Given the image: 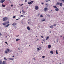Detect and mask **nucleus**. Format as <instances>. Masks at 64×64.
<instances>
[{"instance_id": "obj_1", "label": "nucleus", "mask_w": 64, "mask_h": 64, "mask_svg": "<svg viewBox=\"0 0 64 64\" xmlns=\"http://www.w3.org/2000/svg\"><path fill=\"white\" fill-rule=\"evenodd\" d=\"M9 22H4L2 24V25H3L4 26H5L6 25H8V24H9Z\"/></svg>"}, {"instance_id": "obj_2", "label": "nucleus", "mask_w": 64, "mask_h": 64, "mask_svg": "<svg viewBox=\"0 0 64 64\" xmlns=\"http://www.w3.org/2000/svg\"><path fill=\"white\" fill-rule=\"evenodd\" d=\"M9 51H10V49L8 48L6 50L5 53L6 54H7L8 53H9Z\"/></svg>"}, {"instance_id": "obj_3", "label": "nucleus", "mask_w": 64, "mask_h": 64, "mask_svg": "<svg viewBox=\"0 0 64 64\" xmlns=\"http://www.w3.org/2000/svg\"><path fill=\"white\" fill-rule=\"evenodd\" d=\"M8 20V18H4L3 19V21H6Z\"/></svg>"}, {"instance_id": "obj_4", "label": "nucleus", "mask_w": 64, "mask_h": 64, "mask_svg": "<svg viewBox=\"0 0 64 64\" xmlns=\"http://www.w3.org/2000/svg\"><path fill=\"white\" fill-rule=\"evenodd\" d=\"M35 9L36 10H38V9H39V7H38V6H36L35 7Z\"/></svg>"}, {"instance_id": "obj_5", "label": "nucleus", "mask_w": 64, "mask_h": 64, "mask_svg": "<svg viewBox=\"0 0 64 64\" xmlns=\"http://www.w3.org/2000/svg\"><path fill=\"white\" fill-rule=\"evenodd\" d=\"M5 2V0H2L0 1V2L1 3H3Z\"/></svg>"}, {"instance_id": "obj_6", "label": "nucleus", "mask_w": 64, "mask_h": 64, "mask_svg": "<svg viewBox=\"0 0 64 64\" xmlns=\"http://www.w3.org/2000/svg\"><path fill=\"white\" fill-rule=\"evenodd\" d=\"M48 10V8H44V11H45V12H46L47 11V10Z\"/></svg>"}, {"instance_id": "obj_7", "label": "nucleus", "mask_w": 64, "mask_h": 64, "mask_svg": "<svg viewBox=\"0 0 64 64\" xmlns=\"http://www.w3.org/2000/svg\"><path fill=\"white\" fill-rule=\"evenodd\" d=\"M3 64H7V62H6V61H4L3 62Z\"/></svg>"}, {"instance_id": "obj_8", "label": "nucleus", "mask_w": 64, "mask_h": 64, "mask_svg": "<svg viewBox=\"0 0 64 64\" xmlns=\"http://www.w3.org/2000/svg\"><path fill=\"white\" fill-rule=\"evenodd\" d=\"M27 28V29L28 30H31L30 28V27H29V26H28Z\"/></svg>"}, {"instance_id": "obj_9", "label": "nucleus", "mask_w": 64, "mask_h": 64, "mask_svg": "<svg viewBox=\"0 0 64 64\" xmlns=\"http://www.w3.org/2000/svg\"><path fill=\"white\" fill-rule=\"evenodd\" d=\"M28 24H30V23H31L32 22H31V21L30 20H28Z\"/></svg>"}, {"instance_id": "obj_10", "label": "nucleus", "mask_w": 64, "mask_h": 64, "mask_svg": "<svg viewBox=\"0 0 64 64\" xmlns=\"http://www.w3.org/2000/svg\"><path fill=\"white\" fill-rule=\"evenodd\" d=\"M0 64H3V61L0 60Z\"/></svg>"}, {"instance_id": "obj_11", "label": "nucleus", "mask_w": 64, "mask_h": 64, "mask_svg": "<svg viewBox=\"0 0 64 64\" xmlns=\"http://www.w3.org/2000/svg\"><path fill=\"white\" fill-rule=\"evenodd\" d=\"M16 25V23H14L12 24V26H15V25Z\"/></svg>"}, {"instance_id": "obj_12", "label": "nucleus", "mask_w": 64, "mask_h": 64, "mask_svg": "<svg viewBox=\"0 0 64 64\" xmlns=\"http://www.w3.org/2000/svg\"><path fill=\"white\" fill-rule=\"evenodd\" d=\"M53 27H54V26L52 25L50 26V28H53Z\"/></svg>"}, {"instance_id": "obj_13", "label": "nucleus", "mask_w": 64, "mask_h": 64, "mask_svg": "<svg viewBox=\"0 0 64 64\" xmlns=\"http://www.w3.org/2000/svg\"><path fill=\"white\" fill-rule=\"evenodd\" d=\"M13 59H14L12 58H9V60H12V61L13 60Z\"/></svg>"}, {"instance_id": "obj_14", "label": "nucleus", "mask_w": 64, "mask_h": 64, "mask_svg": "<svg viewBox=\"0 0 64 64\" xmlns=\"http://www.w3.org/2000/svg\"><path fill=\"white\" fill-rule=\"evenodd\" d=\"M55 10L56 11H59V8H57L55 9Z\"/></svg>"}, {"instance_id": "obj_15", "label": "nucleus", "mask_w": 64, "mask_h": 64, "mask_svg": "<svg viewBox=\"0 0 64 64\" xmlns=\"http://www.w3.org/2000/svg\"><path fill=\"white\" fill-rule=\"evenodd\" d=\"M42 21V22H45V19H43Z\"/></svg>"}, {"instance_id": "obj_16", "label": "nucleus", "mask_w": 64, "mask_h": 64, "mask_svg": "<svg viewBox=\"0 0 64 64\" xmlns=\"http://www.w3.org/2000/svg\"><path fill=\"white\" fill-rule=\"evenodd\" d=\"M48 48L50 49V48H51V46L50 45H49L48 46Z\"/></svg>"}, {"instance_id": "obj_17", "label": "nucleus", "mask_w": 64, "mask_h": 64, "mask_svg": "<svg viewBox=\"0 0 64 64\" xmlns=\"http://www.w3.org/2000/svg\"><path fill=\"white\" fill-rule=\"evenodd\" d=\"M50 53L51 54H53L54 53H53V51H52L50 52Z\"/></svg>"}, {"instance_id": "obj_18", "label": "nucleus", "mask_w": 64, "mask_h": 64, "mask_svg": "<svg viewBox=\"0 0 64 64\" xmlns=\"http://www.w3.org/2000/svg\"><path fill=\"white\" fill-rule=\"evenodd\" d=\"M49 36L47 37L46 38V40H48L49 39Z\"/></svg>"}, {"instance_id": "obj_19", "label": "nucleus", "mask_w": 64, "mask_h": 64, "mask_svg": "<svg viewBox=\"0 0 64 64\" xmlns=\"http://www.w3.org/2000/svg\"><path fill=\"white\" fill-rule=\"evenodd\" d=\"M28 4H29V5H31V4H32V2H28Z\"/></svg>"}, {"instance_id": "obj_20", "label": "nucleus", "mask_w": 64, "mask_h": 64, "mask_svg": "<svg viewBox=\"0 0 64 64\" xmlns=\"http://www.w3.org/2000/svg\"><path fill=\"white\" fill-rule=\"evenodd\" d=\"M10 25V24H8L6 26V27H8Z\"/></svg>"}, {"instance_id": "obj_21", "label": "nucleus", "mask_w": 64, "mask_h": 64, "mask_svg": "<svg viewBox=\"0 0 64 64\" xmlns=\"http://www.w3.org/2000/svg\"><path fill=\"white\" fill-rule=\"evenodd\" d=\"M56 54H59V53L58 52V50H56Z\"/></svg>"}, {"instance_id": "obj_22", "label": "nucleus", "mask_w": 64, "mask_h": 64, "mask_svg": "<svg viewBox=\"0 0 64 64\" xmlns=\"http://www.w3.org/2000/svg\"><path fill=\"white\" fill-rule=\"evenodd\" d=\"M20 39H16V41H20Z\"/></svg>"}, {"instance_id": "obj_23", "label": "nucleus", "mask_w": 64, "mask_h": 64, "mask_svg": "<svg viewBox=\"0 0 64 64\" xmlns=\"http://www.w3.org/2000/svg\"><path fill=\"white\" fill-rule=\"evenodd\" d=\"M60 6H62L63 4H62V3H60Z\"/></svg>"}, {"instance_id": "obj_24", "label": "nucleus", "mask_w": 64, "mask_h": 64, "mask_svg": "<svg viewBox=\"0 0 64 64\" xmlns=\"http://www.w3.org/2000/svg\"><path fill=\"white\" fill-rule=\"evenodd\" d=\"M22 12H23V13H22V14H24L25 13V12L24 11V10H22Z\"/></svg>"}, {"instance_id": "obj_25", "label": "nucleus", "mask_w": 64, "mask_h": 64, "mask_svg": "<svg viewBox=\"0 0 64 64\" xmlns=\"http://www.w3.org/2000/svg\"><path fill=\"white\" fill-rule=\"evenodd\" d=\"M2 6L3 7H5L6 6L5 5H4V4H2Z\"/></svg>"}, {"instance_id": "obj_26", "label": "nucleus", "mask_w": 64, "mask_h": 64, "mask_svg": "<svg viewBox=\"0 0 64 64\" xmlns=\"http://www.w3.org/2000/svg\"><path fill=\"white\" fill-rule=\"evenodd\" d=\"M53 7H54V8H57V7L56 6H53Z\"/></svg>"}, {"instance_id": "obj_27", "label": "nucleus", "mask_w": 64, "mask_h": 64, "mask_svg": "<svg viewBox=\"0 0 64 64\" xmlns=\"http://www.w3.org/2000/svg\"><path fill=\"white\" fill-rule=\"evenodd\" d=\"M5 60L6 61L7 60V59H6V58H4Z\"/></svg>"}, {"instance_id": "obj_28", "label": "nucleus", "mask_w": 64, "mask_h": 64, "mask_svg": "<svg viewBox=\"0 0 64 64\" xmlns=\"http://www.w3.org/2000/svg\"><path fill=\"white\" fill-rule=\"evenodd\" d=\"M13 18L14 19V18H16V16H14V17H13Z\"/></svg>"}, {"instance_id": "obj_29", "label": "nucleus", "mask_w": 64, "mask_h": 64, "mask_svg": "<svg viewBox=\"0 0 64 64\" xmlns=\"http://www.w3.org/2000/svg\"><path fill=\"white\" fill-rule=\"evenodd\" d=\"M45 56H42V58H44H44H45Z\"/></svg>"}, {"instance_id": "obj_30", "label": "nucleus", "mask_w": 64, "mask_h": 64, "mask_svg": "<svg viewBox=\"0 0 64 64\" xmlns=\"http://www.w3.org/2000/svg\"><path fill=\"white\" fill-rule=\"evenodd\" d=\"M60 4V3H59V2L57 3V5H59Z\"/></svg>"}, {"instance_id": "obj_31", "label": "nucleus", "mask_w": 64, "mask_h": 64, "mask_svg": "<svg viewBox=\"0 0 64 64\" xmlns=\"http://www.w3.org/2000/svg\"><path fill=\"white\" fill-rule=\"evenodd\" d=\"M40 14H38V16H40Z\"/></svg>"}, {"instance_id": "obj_32", "label": "nucleus", "mask_w": 64, "mask_h": 64, "mask_svg": "<svg viewBox=\"0 0 64 64\" xmlns=\"http://www.w3.org/2000/svg\"><path fill=\"white\" fill-rule=\"evenodd\" d=\"M38 50H40V49H39V48H38Z\"/></svg>"}, {"instance_id": "obj_33", "label": "nucleus", "mask_w": 64, "mask_h": 64, "mask_svg": "<svg viewBox=\"0 0 64 64\" xmlns=\"http://www.w3.org/2000/svg\"><path fill=\"white\" fill-rule=\"evenodd\" d=\"M43 17V16H42V15H41L40 16V17Z\"/></svg>"}, {"instance_id": "obj_34", "label": "nucleus", "mask_w": 64, "mask_h": 64, "mask_svg": "<svg viewBox=\"0 0 64 64\" xmlns=\"http://www.w3.org/2000/svg\"><path fill=\"white\" fill-rule=\"evenodd\" d=\"M56 24H54V26L55 27H56Z\"/></svg>"}, {"instance_id": "obj_35", "label": "nucleus", "mask_w": 64, "mask_h": 64, "mask_svg": "<svg viewBox=\"0 0 64 64\" xmlns=\"http://www.w3.org/2000/svg\"><path fill=\"white\" fill-rule=\"evenodd\" d=\"M23 16H24V15H21V17H23Z\"/></svg>"}, {"instance_id": "obj_36", "label": "nucleus", "mask_w": 64, "mask_h": 64, "mask_svg": "<svg viewBox=\"0 0 64 64\" xmlns=\"http://www.w3.org/2000/svg\"><path fill=\"white\" fill-rule=\"evenodd\" d=\"M23 4H22L20 6L21 7V6H23Z\"/></svg>"}, {"instance_id": "obj_37", "label": "nucleus", "mask_w": 64, "mask_h": 64, "mask_svg": "<svg viewBox=\"0 0 64 64\" xmlns=\"http://www.w3.org/2000/svg\"><path fill=\"white\" fill-rule=\"evenodd\" d=\"M0 36H2V34L1 33H0Z\"/></svg>"}, {"instance_id": "obj_38", "label": "nucleus", "mask_w": 64, "mask_h": 64, "mask_svg": "<svg viewBox=\"0 0 64 64\" xmlns=\"http://www.w3.org/2000/svg\"><path fill=\"white\" fill-rule=\"evenodd\" d=\"M32 3H34V1H32L31 2Z\"/></svg>"}, {"instance_id": "obj_39", "label": "nucleus", "mask_w": 64, "mask_h": 64, "mask_svg": "<svg viewBox=\"0 0 64 64\" xmlns=\"http://www.w3.org/2000/svg\"><path fill=\"white\" fill-rule=\"evenodd\" d=\"M5 43L6 44H7V42H5Z\"/></svg>"}, {"instance_id": "obj_40", "label": "nucleus", "mask_w": 64, "mask_h": 64, "mask_svg": "<svg viewBox=\"0 0 64 64\" xmlns=\"http://www.w3.org/2000/svg\"><path fill=\"white\" fill-rule=\"evenodd\" d=\"M62 2H64V0H61Z\"/></svg>"}, {"instance_id": "obj_41", "label": "nucleus", "mask_w": 64, "mask_h": 64, "mask_svg": "<svg viewBox=\"0 0 64 64\" xmlns=\"http://www.w3.org/2000/svg\"><path fill=\"white\" fill-rule=\"evenodd\" d=\"M25 2H27V0H25Z\"/></svg>"}, {"instance_id": "obj_42", "label": "nucleus", "mask_w": 64, "mask_h": 64, "mask_svg": "<svg viewBox=\"0 0 64 64\" xmlns=\"http://www.w3.org/2000/svg\"><path fill=\"white\" fill-rule=\"evenodd\" d=\"M13 5H11V7H13Z\"/></svg>"}, {"instance_id": "obj_43", "label": "nucleus", "mask_w": 64, "mask_h": 64, "mask_svg": "<svg viewBox=\"0 0 64 64\" xmlns=\"http://www.w3.org/2000/svg\"><path fill=\"white\" fill-rule=\"evenodd\" d=\"M41 37H42V38H43V36H41Z\"/></svg>"}, {"instance_id": "obj_44", "label": "nucleus", "mask_w": 64, "mask_h": 64, "mask_svg": "<svg viewBox=\"0 0 64 64\" xmlns=\"http://www.w3.org/2000/svg\"><path fill=\"white\" fill-rule=\"evenodd\" d=\"M57 42H59V40H57Z\"/></svg>"}, {"instance_id": "obj_45", "label": "nucleus", "mask_w": 64, "mask_h": 64, "mask_svg": "<svg viewBox=\"0 0 64 64\" xmlns=\"http://www.w3.org/2000/svg\"><path fill=\"white\" fill-rule=\"evenodd\" d=\"M46 2H48V1L47 0V1H46Z\"/></svg>"}, {"instance_id": "obj_46", "label": "nucleus", "mask_w": 64, "mask_h": 64, "mask_svg": "<svg viewBox=\"0 0 64 64\" xmlns=\"http://www.w3.org/2000/svg\"><path fill=\"white\" fill-rule=\"evenodd\" d=\"M39 48H40V49H41V47H39Z\"/></svg>"}, {"instance_id": "obj_47", "label": "nucleus", "mask_w": 64, "mask_h": 64, "mask_svg": "<svg viewBox=\"0 0 64 64\" xmlns=\"http://www.w3.org/2000/svg\"><path fill=\"white\" fill-rule=\"evenodd\" d=\"M18 20H19V19H17L16 20L17 21H18Z\"/></svg>"}, {"instance_id": "obj_48", "label": "nucleus", "mask_w": 64, "mask_h": 64, "mask_svg": "<svg viewBox=\"0 0 64 64\" xmlns=\"http://www.w3.org/2000/svg\"><path fill=\"white\" fill-rule=\"evenodd\" d=\"M44 4V3H42V5H43V4Z\"/></svg>"}, {"instance_id": "obj_49", "label": "nucleus", "mask_w": 64, "mask_h": 64, "mask_svg": "<svg viewBox=\"0 0 64 64\" xmlns=\"http://www.w3.org/2000/svg\"><path fill=\"white\" fill-rule=\"evenodd\" d=\"M15 57L14 56H12V57Z\"/></svg>"}, {"instance_id": "obj_50", "label": "nucleus", "mask_w": 64, "mask_h": 64, "mask_svg": "<svg viewBox=\"0 0 64 64\" xmlns=\"http://www.w3.org/2000/svg\"><path fill=\"white\" fill-rule=\"evenodd\" d=\"M48 4H46V6H47V5Z\"/></svg>"}, {"instance_id": "obj_51", "label": "nucleus", "mask_w": 64, "mask_h": 64, "mask_svg": "<svg viewBox=\"0 0 64 64\" xmlns=\"http://www.w3.org/2000/svg\"><path fill=\"white\" fill-rule=\"evenodd\" d=\"M34 60H35V61H36V59H35V58H34Z\"/></svg>"}, {"instance_id": "obj_52", "label": "nucleus", "mask_w": 64, "mask_h": 64, "mask_svg": "<svg viewBox=\"0 0 64 64\" xmlns=\"http://www.w3.org/2000/svg\"><path fill=\"white\" fill-rule=\"evenodd\" d=\"M9 45V44H7V45Z\"/></svg>"}, {"instance_id": "obj_53", "label": "nucleus", "mask_w": 64, "mask_h": 64, "mask_svg": "<svg viewBox=\"0 0 64 64\" xmlns=\"http://www.w3.org/2000/svg\"><path fill=\"white\" fill-rule=\"evenodd\" d=\"M49 1H51V0H48Z\"/></svg>"}, {"instance_id": "obj_54", "label": "nucleus", "mask_w": 64, "mask_h": 64, "mask_svg": "<svg viewBox=\"0 0 64 64\" xmlns=\"http://www.w3.org/2000/svg\"><path fill=\"white\" fill-rule=\"evenodd\" d=\"M60 37H62V36H60Z\"/></svg>"}, {"instance_id": "obj_55", "label": "nucleus", "mask_w": 64, "mask_h": 64, "mask_svg": "<svg viewBox=\"0 0 64 64\" xmlns=\"http://www.w3.org/2000/svg\"><path fill=\"white\" fill-rule=\"evenodd\" d=\"M39 40V39H38V41Z\"/></svg>"}, {"instance_id": "obj_56", "label": "nucleus", "mask_w": 64, "mask_h": 64, "mask_svg": "<svg viewBox=\"0 0 64 64\" xmlns=\"http://www.w3.org/2000/svg\"><path fill=\"white\" fill-rule=\"evenodd\" d=\"M63 10H64V8H63Z\"/></svg>"}, {"instance_id": "obj_57", "label": "nucleus", "mask_w": 64, "mask_h": 64, "mask_svg": "<svg viewBox=\"0 0 64 64\" xmlns=\"http://www.w3.org/2000/svg\"><path fill=\"white\" fill-rule=\"evenodd\" d=\"M20 13H21V12H20Z\"/></svg>"}, {"instance_id": "obj_58", "label": "nucleus", "mask_w": 64, "mask_h": 64, "mask_svg": "<svg viewBox=\"0 0 64 64\" xmlns=\"http://www.w3.org/2000/svg\"><path fill=\"white\" fill-rule=\"evenodd\" d=\"M36 37H37V36H36Z\"/></svg>"}, {"instance_id": "obj_59", "label": "nucleus", "mask_w": 64, "mask_h": 64, "mask_svg": "<svg viewBox=\"0 0 64 64\" xmlns=\"http://www.w3.org/2000/svg\"><path fill=\"white\" fill-rule=\"evenodd\" d=\"M52 10H51V12H52Z\"/></svg>"}, {"instance_id": "obj_60", "label": "nucleus", "mask_w": 64, "mask_h": 64, "mask_svg": "<svg viewBox=\"0 0 64 64\" xmlns=\"http://www.w3.org/2000/svg\"><path fill=\"white\" fill-rule=\"evenodd\" d=\"M42 44H43V42H42Z\"/></svg>"}, {"instance_id": "obj_61", "label": "nucleus", "mask_w": 64, "mask_h": 64, "mask_svg": "<svg viewBox=\"0 0 64 64\" xmlns=\"http://www.w3.org/2000/svg\"><path fill=\"white\" fill-rule=\"evenodd\" d=\"M7 0H6V1H7Z\"/></svg>"}, {"instance_id": "obj_62", "label": "nucleus", "mask_w": 64, "mask_h": 64, "mask_svg": "<svg viewBox=\"0 0 64 64\" xmlns=\"http://www.w3.org/2000/svg\"><path fill=\"white\" fill-rule=\"evenodd\" d=\"M29 46H30V45H29Z\"/></svg>"}]
</instances>
